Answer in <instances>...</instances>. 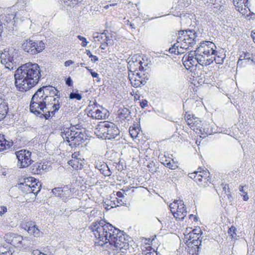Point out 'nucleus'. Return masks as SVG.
<instances>
[{"instance_id": "nucleus-1", "label": "nucleus", "mask_w": 255, "mask_h": 255, "mask_svg": "<svg viewBox=\"0 0 255 255\" xmlns=\"http://www.w3.org/2000/svg\"><path fill=\"white\" fill-rule=\"evenodd\" d=\"M96 238L103 244L109 243L114 245L117 250L124 252L123 250L128 249L129 245L126 239L123 232L114 227L109 223L100 220L92 223L90 227Z\"/></svg>"}, {"instance_id": "nucleus-2", "label": "nucleus", "mask_w": 255, "mask_h": 255, "mask_svg": "<svg viewBox=\"0 0 255 255\" xmlns=\"http://www.w3.org/2000/svg\"><path fill=\"white\" fill-rule=\"evenodd\" d=\"M41 76L37 64L26 63L19 67L14 74L15 85L19 91H27L35 86Z\"/></svg>"}, {"instance_id": "nucleus-3", "label": "nucleus", "mask_w": 255, "mask_h": 255, "mask_svg": "<svg viewBox=\"0 0 255 255\" xmlns=\"http://www.w3.org/2000/svg\"><path fill=\"white\" fill-rule=\"evenodd\" d=\"M52 105L48 100V97L40 88L33 95L30 104L31 113L40 118L48 119L52 112Z\"/></svg>"}, {"instance_id": "nucleus-4", "label": "nucleus", "mask_w": 255, "mask_h": 255, "mask_svg": "<svg viewBox=\"0 0 255 255\" xmlns=\"http://www.w3.org/2000/svg\"><path fill=\"white\" fill-rule=\"evenodd\" d=\"M178 34L176 43L169 49L170 53L177 55L183 54L190 47H193L196 43L199 33L194 29H188L179 31Z\"/></svg>"}, {"instance_id": "nucleus-5", "label": "nucleus", "mask_w": 255, "mask_h": 255, "mask_svg": "<svg viewBox=\"0 0 255 255\" xmlns=\"http://www.w3.org/2000/svg\"><path fill=\"white\" fill-rule=\"evenodd\" d=\"M42 90L44 92V94L48 97V100L52 105V112H51L52 117L54 116L56 112H57L61 107L60 93L59 91L55 87L50 86H44L41 87Z\"/></svg>"}, {"instance_id": "nucleus-6", "label": "nucleus", "mask_w": 255, "mask_h": 255, "mask_svg": "<svg viewBox=\"0 0 255 255\" xmlns=\"http://www.w3.org/2000/svg\"><path fill=\"white\" fill-rule=\"evenodd\" d=\"M17 52L13 48H5L0 53L1 63L4 65L5 68L9 70L16 68V56Z\"/></svg>"}, {"instance_id": "nucleus-7", "label": "nucleus", "mask_w": 255, "mask_h": 255, "mask_svg": "<svg viewBox=\"0 0 255 255\" xmlns=\"http://www.w3.org/2000/svg\"><path fill=\"white\" fill-rule=\"evenodd\" d=\"M190 178L193 179L200 186H205L204 183H207L210 180V173L207 170H202L201 167L198 170L189 174Z\"/></svg>"}, {"instance_id": "nucleus-8", "label": "nucleus", "mask_w": 255, "mask_h": 255, "mask_svg": "<svg viewBox=\"0 0 255 255\" xmlns=\"http://www.w3.org/2000/svg\"><path fill=\"white\" fill-rule=\"evenodd\" d=\"M15 154L18 160L17 165L20 168L27 167L31 164V152L29 150L21 149L16 151Z\"/></svg>"}, {"instance_id": "nucleus-9", "label": "nucleus", "mask_w": 255, "mask_h": 255, "mask_svg": "<svg viewBox=\"0 0 255 255\" xmlns=\"http://www.w3.org/2000/svg\"><path fill=\"white\" fill-rule=\"evenodd\" d=\"M128 78L131 85L134 87H138L141 85H145L148 79L147 75L138 71L132 74L129 73Z\"/></svg>"}, {"instance_id": "nucleus-10", "label": "nucleus", "mask_w": 255, "mask_h": 255, "mask_svg": "<svg viewBox=\"0 0 255 255\" xmlns=\"http://www.w3.org/2000/svg\"><path fill=\"white\" fill-rule=\"evenodd\" d=\"M216 46L215 44L209 41L201 42L199 46L197 48V53L201 54H216Z\"/></svg>"}, {"instance_id": "nucleus-11", "label": "nucleus", "mask_w": 255, "mask_h": 255, "mask_svg": "<svg viewBox=\"0 0 255 255\" xmlns=\"http://www.w3.org/2000/svg\"><path fill=\"white\" fill-rule=\"evenodd\" d=\"M84 160L81 158V155L78 152H74L72 155V159L68 161V164L74 169H81L83 167Z\"/></svg>"}, {"instance_id": "nucleus-12", "label": "nucleus", "mask_w": 255, "mask_h": 255, "mask_svg": "<svg viewBox=\"0 0 255 255\" xmlns=\"http://www.w3.org/2000/svg\"><path fill=\"white\" fill-rule=\"evenodd\" d=\"M108 122L105 121L101 122L96 126L94 130L95 134L99 138L107 139V132Z\"/></svg>"}, {"instance_id": "nucleus-13", "label": "nucleus", "mask_w": 255, "mask_h": 255, "mask_svg": "<svg viewBox=\"0 0 255 255\" xmlns=\"http://www.w3.org/2000/svg\"><path fill=\"white\" fill-rule=\"evenodd\" d=\"M214 54H201L197 53L196 59L197 63L203 66H207L213 63V55Z\"/></svg>"}, {"instance_id": "nucleus-14", "label": "nucleus", "mask_w": 255, "mask_h": 255, "mask_svg": "<svg viewBox=\"0 0 255 255\" xmlns=\"http://www.w3.org/2000/svg\"><path fill=\"white\" fill-rule=\"evenodd\" d=\"M185 119L187 123V125L193 128V130L199 128L201 125V121L198 118L195 117L194 115H191L188 114L187 112H185Z\"/></svg>"}, {"instance_id": "nucleus-15", "label": "nucleus", "mask_w": 255, "mask_h": 255, "mask_svg": "<svg viewBox=\"0 0 255 255\" xmlns=\"http://www.w3.org/2000/svg\"><path fill=\"white\" fill-rule=\"evenodd\" d=\"M95 167L98 169L105 176H109L112 174L108 165L101 160H98L95 161Z\"/></svg>"}, {"instance_id": "nucleus-16", "label": "nucleus", "mask_w": 255, "mask_h": 255, "mask_svg": "<svg viewBox=\"0 0 255 255\" xmlns=\"http://www.w3.org/2000/svg\"><path fill=\"white\" fill-rule=\"evenodd\" d=\"M107 132V139L115 138L119 134L120 130L115 124L108 122Z\"/></svg>"}, {"instance_id": "nucleus-17", "label": "nucleus", "mask_w": 255, "mask_h": 255, "mask_svg": "<svg viewBox=\"0 0 255 255\" xmlns=\"http://www.w3.org/2000/svg\"><path fill=\"white\" fill-rule=\"evenodd\" d=\"M33 40L28 39L24 40L22 44L23 50L30 54L34 55L37 54V51L34 48Z\"/></svg>"}, {"instance_id": "nucleus-18", "label": "nucleus", "mask_w": 255, "mask_h": 255, "mask_svg": "<svg viewBox=\"0 0 255 255\" xmlns=\"http://www.w3.org/2000/svg\"><path fill=\"white\" fill-rule=\"evenodd\" d=\"M2 18L7 23L15 22L17 20L16 12L12 8H8L6 10Z\"/></svg>"}, {"instance_id": "nucleus-19", "label": "nucleus", "mask_w": 255, "mask_h": 255, "mask_svg": "<svg viewBox=\"0 0 255 255\" xmlns=\"http://www.w3.org/2000/svg\"><path fill=\"white\" fill-rule=\"evenodd\" d=\"M172 214L174 217L179 221H182L187 214L186 209L185 205L181 204L177 210L173 211Z\"/></svg>"}, {"instance_id": "nucleus-20", "label": "nucleus", "mask_w": 255, "mask_h": 255, "mask_svg": "<svg viewBox=\"0 0 255 255\" xmlns=\"http://www.w3.org/2000/svg\"><path fill=\"white\" fill-rule=\"evenodd\" d=\"M25 229L27 231L29 234L32 235L35 237H39L42 235V232H41L37 226L32 222L27 223Z\"/></svg>"}, {"instance_id": "nucleus-21", "label": "nucleus", "mask_w": 255, "mask_h": 255, "mask_svg": "<svg viewBox=\"0 0 255 255\" xmlns=\"http://www.w3.org/2000/svg\"><path fill=\"white\" fill-rule=\"evenodd\" d=\"M76 134L70 140L69 145L71 146H77L84 142V134L81 132L76 131Z\"/></svg>"}, {"instance_id": "nucleus-22", "label": "nucleus", "mask_w": 255, "mask_h": 255, "mask_svg": "<svg viewBox=\"0 0 255 255\" xmlns=\"http://www.w3.org/2000/svg\"><path fill=\"white\" fill-rule=\"evenodd\" d=\"M47 167V165L36 162L31 166L30 169L33 174H40L46 170Z\"/></svg>"}, {"instance_id": "nucleus-23", "label": "nucleus", "mask_w": 255, "mask_h": 255, "mask_svg": "<svg viewBox=\"0 0 255 255\" xmlns=\"http://www.w3.org/2000/svg\"><path fill=\"white\" fill-rule=\"evenodd\" d=\"M140 61H137L135 58L132 57L128 61V68L130 74L138 71L137 69Z\"/></svg>"}, {"instance_id": "nucleus-24", "label": "nucleus", "mask_w": 255, "mask_h": 255, "mask_svg": "<svg viewBox=\"0 0 255 255\" xmlns=\"http://www.w3.org/2000/svg\"><path fill=\"white\" fill-rule=\"evenodd\" d=\"M105 111L106 110L103 108H102V110L96 109L95 110H93L90 109L89 114L91 115L92 117L95 119H103L106 118Z\"/></svg>"}, {"instance_id": "nucleus-25", "label": "nucleus", "mask_w": 255, "mask_h": 255, "mask_svg": "<svg viewBox=\"0 0 255 255\" xmlns=\"http://www.w3.org/2000/svg\"><path fill=\"white\" fill-rule=\"evenodd\" d=\"M8 109L7 103L4 99L0 98V121L5 117Z\"/></svg>"}, {"instance_id": "nucleus-26", "label": "nucleus", "mask_w": 255, "mask_h": 255, "mask_svg": "<svg viewBox=\"0 0 255 255\" xmlns=\"http://www.w3.org/2000/svg\"><path fill=\"white\" fill-rule=\"evenodd\" d=\"M75 134H76L75 131L66 128V129H63V131L61 132V135L63 139L67 141L69 144L70 143V140L73 138Z\"/></svg>"}, {"instance_id": "nucleus-27", "label": "nucleus", "mask_w": 255, "mask_h": 255, "mask_svg": "<svg viewBox=\"0 0 255 255\" xmlns=\"http://www.w3.org/2000/svg\"><path fill=\"white\" fill-rule=\"evenodd\" d=\"M12 142L7 140L4 138L3 134L0 133V151L6 149V148H9L12 145Z\"/></svg>"}, {"instance_id": "nucleus-28", "label": "nucleus", "mask_w": 255, "mask_h": 255, "mask_svg": "<svg viewBox=\"0 0 255 255\" xmlns=\"http://www.w3.org/2000/svg\"><path fill=\"white\" fill-rule=\"evenodd\" d=\"M29 179H24V182L19 184V189L24 193L28 194L32 193L31 187L30 185H28L30 181Z\"/></svg>"}, {"instance_id": "nucleus-29", "label": "nucleus", "mask_w": 255, "mask_h": 255, "mask_svg": "<svg viewBox=\"0 0 255 255\" xmlns=\"http://www.w3.org/2000/svg\"><path fill=\"white\" fill-rule=\"evenodd\" d=\"M24 240L23 237L20 235L14 234L11 237L10 244L14 247H19L21 245H23L22 242Z\"/></svg>"}, {"instance_id": "nucleus-30", "label": "nucleus", "mask_w": 255, "mask_h": 255, "mask_svg": "<svg viewBox=\"0 0 255 255\" xmlns=\"http://www.w3.org/2000/svg\"><path fill=\"white\" fill-rule=\"evenodd\" d=\"M243 61H244L246 63H250V62L252 63H253L255 62L254 57L249 53H244V59L240 58L238 61L237 65H241L243 63Z\"/></svg>"}, {"instance_id": "nucleus-31", "label": "nucleus", "mask_w": 255, "mask_h": 255, "mask_svg": "<svg viewBox=\"0 0 255 255\" xmlns=\"http://www.w3.org/2000/svg\"><path fill=\"white\" fill-rule=\"evenodd\" d=\"M130 112L128 108H124L119 110V115L122 120H129L130 118Z\"/></svg>"}, {"instance_id": "nucleus-32", "label": "nucleus", "mask_w": 255, "mask_h": 255, "mask_svg": "<svg viewBox=\"0 0 255 255\" xmlns=\"http://www.w3.org/2000/svg\"><path fill=\"white\" fill-rule=\"evenodd\" d=\"M14 251L13 248L8 246H0V255H12Z\"/></svg>"}, {"instance_id": "nucleus-33", "label": "nucleus", "mask_w": 255, "mask_h": 255, "mask_svg": "<svg viewBox=\"0 0 255 255\" xmlns=\"http://www.w3.org/2000/svg\"><path fill=\"white\" fill-rule=\"evenodd\" d=\"M34 48L37 51V54L41 52L45 48V44L42 40H33Z\"/></svg>"}, {"instance_id": "nucleus-34", "label": "nucleus", "mask_w": 255, "mask_h": 255, "mask_svg": "<svg viewBox=\"0 0 255 255\" xmlns=\"http://www.w3.org/2000/svg\"><path fill=\"white\" fill-rule=\"evenodd\" d=\"M41 186L42 183L40 182H39V181L36 182V183H34V186H33V187H31L32 193H33L35 195H36L40 191Z\"/></svg>"}, {"instance_id": "nucleus-35", "label": "nucleus", "mask_w": 255, "mask_h": 255, "mask_svg": "<svg viewBox=\"0 0 255 255\" xmlns=\"http://www.w3.org/2000/svg\"><path fill=\"white\" fill-rule=\"evenodd\" d=\"M181 204L183 205V202L182 200H176L171 203L169 207L171 213H172L173 211L177 210V209L180 207Z\"/></svg>"}, {"instance_id": "nucleus-36", "label": "nucleus", "mask_w": 255, "mask_h": 255, "mask_svg": "<svg viewBox=\"0 0 255 255\" xmlns=\"http://www.w3.org/2000/svg\"><path fill=\"white\" fill-rule=\"evenodd\" d=\"M233 2L235 7H246L248 5V0H233Z\"/></svg>"}, {"instance_id": "nucleus-37", "label": "nucleus", "mask_w": 255, "mask_h": 255, "mask_svg": "<svg viewBox=\"0 0 255 255\" xmlns=\"http://www.w3.org/2000/svg\"><path fill=\"white\" fill-rule=\"evenodd\" d=\"M218 52L215 54L213 55V62L215 61V62L217 64H222L224 62V59L225 58V56H224L223 57L221 56H219L217 55Z\"/></svg>"}, {"instance_id": "nucleus-38", "label": "nucleus", "mask_w": 255, "mask_h": 255, "mask_svg": "<svg viewBox=\"0 0 255 255\" xmlns=\"http://www.w3.org/2000/svg\"><path fill=\"white\" fill-rule=\"evenodd\" d=\"M139 130L135 128L130 127L129 128V132L132 138H136L137 136Z\"/></svg>"}, {"instance_id": "nucleus-39", "label": "nucleus", "mask_w": 255, "mask_h": 255, "mask_svg": "<svg viewBox=\"0 0 255 255\" xmlns=\"http://www.w3.org/2000/svg\"><path fill=\"white\" fill-rule=\"evenodd\" d=\"M69 98L70 99H76L78 100H81L82 98L81 95L78 93V90H76V92H71L69 95Z\"/></svg>"}, {"instance_id": "nucleus-40", "label": "nucleus", "mask_w": 255, "mask_h": 255, "mask_svg": "<svg viewBox=\"0 0 255 255\" xmlns=\"http://www.w3.org/2000/svg\"><path fill=\"white\" fill-rule=\"evenodd\" d=\"M52 192L53 194H54V195L55 196L59 197L60 198L62 197V194L63 191L61 189V188H60V187L55 188L52 189Z\"/></svg>"}, {"instance_id": "nucleus-41", "label": "nucleus", "mask_w": 255, "mask_h": 255, "mask_svg": "<svg viewBox=\"0 0 255 255\" xmlns=\"http://www.w3.org/2000/svg\"><path fill=\"white\" fill-rule=\"evenodd\" d=\"M62 1L67 6H73L77 3L78 0H62Z\"/></svg>"}, {"instance_id": "nucleus-42", "label": "nucleus", "mask_w": 255, "mask_h": 255, "mask_svg": "<svg viewBox=\"0 0 255 255\" xmlns=\"http://www.w3.org/2000/svg\"><path fill=\"white\" fill-rule=\"evenodd\" d=\"M172 161V162L169 161L168 162H165V166L171 169H175L177 167V165L173 162V160Z\"/></svg>"}, {"instance_id": "nucleus-43", "label": "nucleus", "mask_w": 255, "mask_h": 255, "mask_svg": "<svg viewBox=\"0 0 255 255\" xmlns=\"http://www.w3.org/2000/svg\"><path fill=\"white\" fill-rule=\"evenodd\" d=\"M200 247H194L192 246L190 250V253L192 255H198L200 250Z\"/></svg>"}, {"instance_id": "nucleus-44", "label": "nucleus", "mask_w": 255, "mask_h": 255, "mask_svg": "<svg viewBox=\"0 0 255 255\" xmlns=\"http://www.w3.org/2000/svg\"><path fill=\"white\" fill-rule=\"evenodd\" d=\"M106 30H105L103 33H101L100 35L99 34H98L97 35H94V39H97V40L100 41V42H102L103 39H104V35H106Z\"/></svg>"}, {"instance_id": "nucleus-45", "label": "nucleus", "mask_w": 255, "mask_h": 255, "mask_svg": "<svg viewBox=\"0 0 255 255\" xmlns=\"http://www.w3.org/2000/svg\"><path fill=\"white\" fill-rule=\"evenodd\" d=\"M191 246L194 247H200L201 246V241L199 240V238H198L197 240H193L191 242Z\"/></svg>"}, {"instance_id": "nucleus-46", "label": "nucleus", "mask_w": 255, "mask_h": 255, "mask_svg": "<svg viewBox=\"0 0 255 255\" xmlns=\"http://www.w3.org/2000/svg\"><path fill=\"white\" fill-rule=\"evenodd\" d=\"M86 53L90 58H92L91 60L92 61H94V62H96L98 61V58L96 56L92 55V54L91 53L89 50H86Z\"/></svg>"}, {"instance_id": "nucleus-47", "label": "nucleus", "mask_w": 255, "mask_h": 255, "mask_svg": "<svg viewBox=\"0 0 255 255\" xmlns=\"http://www.w3.org/2000/svg\"><path fill=\"white\" fill-rule=\"evenodd\" d=\"M24 179H29L28 181H30L28 185H30V187L34 186V183H36L38 180L35 178L32 177H29L26 178H24Z\"/></svg>"}, {"instance_id": "nucleus-48", "label": "nucleus", "mask_w": 255, "mask_h": 255, "mask_svg": "<svg viewBox=\"0 0 255 255\" xmlns=\"http://www.w3.org/2000/svg\"><path fill=\"white\" fill-rule=\"evenodd\" d=\"M77 38L79 40L82 41L81 43V45L83 47H86L87 45L88 42L87 41L86 38L83 36H82L81 35H78L77 36Z\"/></svg>"}, {"instance_id": "nucleus-49", "label": "nucleus", "mask_w": 255, "mask_h": 255, "mask_svg": "<svg viewBox=\"0 0 255 255\" xmlns=\"http://www.w3.org/2000/svg\"><path fill=\"white\" fill-rule=\"evenodd\" d=\"M246 7H245V6H241L240 7H236V8L240 13H242L243 14H245L246 12L247 11Z\"/></svg>"}, {"instance_id": "nucleus-50", "label": "nucleus", "mask_w": 255, "mask_h": 255, "mask_svg": "<svg viewBox=\"0 0 255 255\" xmlns=\"http://www.w3.org/2000/svg\"><path fill=\"white\" fill-rule=\"evenodd\" d=\"M188 62H189V64L191 65H188V66L189 67H191V66H196L197 63V60L196 59V56L194 58H193V59H192V60H189V61H188L187 63Z\"/></svg>"}, {"instance_id": "nucleus-51", "label": "nucleus", "mask_w": 255, "mask_h": 255, "mask_svg": "<svg viewBox=\"0 0 255 255\" xmlns=\"http://www.w3.org/2000/svg\"><path fill=\"white\" fill-rule=\"evenodd\" d=\"M7 212V208L6 206H1L0 207V216H2Z\"/></svg>"}, {"instance_id": "nucleus-52", "label": "nucleus", "mask_w": 255, "mask_h": 255, "mask_svg": "<svg viewBox=\"0 0 255 255\" xmlns=\"http://www.w3.org/2000/svg\"><path fill=\"white\" fill-rule=\"evenodd\" d=\"M101 44L100 46V48L103 49V50H105L106 49L107 47L108 46V45H110V44H111V42H101Z\"/></svg>"}, {"instance_id": "nucleus-53", "label": "nucleus", "mask_w": 255, "mask_h": 255, "mask_svg": "<svg viewBox=\"0 0 255 255\" xmlns=\"http://www.w3.org/2000/svg\"><path fill=\"white\" fill-rule=\"evenodd\" d=\"M140 106L142 108H144L147 106V101L146 100H143L140 102Z\"/></svg>"}, {"instance_id": "nucleus-54", "label": "nucleus", "mask_w": 255, "mask_h": 255, "mask_svg": "<svg viewBox=\"0 0 255 255\" xmlns=\"http://www.w3.org/2000/svg\"><path fill=\"white\" fill-rule=\"evenodd\" d=\"M137 70L138 71V72H142V73H144V67H143V66L142 65V62L141 61H140V62H139V64L138 65V69Z\"/></svg>"}, {"instance_id": "nucleus-55", "label": "nucleus", "mask_w": 255, "mask_h": 255, "mask_svg": "<svg viewBox=\"0 0 255 255\" xmlns=\"http://www.w3.org/2000/svg\"><path fill=\"white\" fill-rule=\"evenodd\" d=\"M66 84L68 86H72L73 85V81L70 77L68 78L66 80Z\"/></svg>"}, {"instance_id": "nucleus-56", "label": "nucleus", "mask_w": 255, "mask_h": 255, "mask_svg": "<svg viewBox=\"0 0 255 255\" xmlns=\"http://www.w3.org/2000/svg\"><path fill=\"white\" fill-rule=\"evenodd\" d=\"M74 63V61L71 60H69L64 62V66L66 67L70 66L71 64Z\"/></svg>"}, {"instance_id": "nucleus-57", "label": "nucleus", "mask_w": 255, "mask_h": 255, "mask_svg": "<svg viewBox=\"0 0 255 255\" xmlns=\"http://www.w3.org/2000/svg\"><path fill=\"white\" fill-rule=\"evenodd\" d=\"M197 55V49L195 51H191L188 56H193V57H196V55Z\"/></svg>"}, {"instance_id": "nucleus-58", "label": "nucleus", "mask_w": 255, "mask_h": 255, "mask_svg": "<svg viewBox=\"0 0 255 255\" xmlns=\"http://www.w3.org/2000/svg\"><path fill=\"white\" fill-rule=\"evenodd\" d=\"M102 41L105 43L110 42V40L107 34L106 35H104V39Z\"/></svg>"}, {"instance_id": "nucleus-59", "label": "nucleus", "mask_w": 255, "mask_h": 255, "mask_svg": "<svg viewBox=\"0 0 255 255\" xmlns=\"http://www.w3.org/2000/svg\"><path fill=\"white\" fill-rule=\"evenodd\" d=\"M195 57H193V56H187L185 57L186 61H185L186 62V64H187V62L189 60H192V59H193Z\"/></svg>"}, {"instance_id": "nucleus-60", "label": "nucleus", "mask_w": 255, "mask_h": 255, "mask_svg": "<svg viewBox=\"0 0 255 255\" xmlns=\"http://www.w3.org/2000/svg\"><path fill=\"white\" fill-rule=\"evenodd\" d=\"M240 194L241 196H243V199L244 201H247L249 199V197L247 192L244 194L241 193H240Z\"/></svg>"}, {"instance_id": "nucleus-61", "label": "nucleus", "mask_w": 255, "mask_h": 255, "mask_svg": "<svg viewBox=\"0 0 255 255\" xmlns=\"http://www.w3.org/2000/svg\"><path fill=\"white\" fill-rule=\"evenodd\" d=\"M245 187H246V186H245V187L244 186H240L239 187V191L241 192L240 193L244 194L247 192L244 190Z\"/></svg>"}, {"instance_id": "nucleus-62", "label": "nucleus", "mask_w": 255, "mask_h": 255, "mask_svg": "<svg viewBox=\"0 0 255 255\" xmlns=\"http://www.w3.org/2000/svg\"><path fill=\"white\" fill-rule=\"evenodd\" d=\"M91 74L93 78H99V74L95 72H91Z\"/></svg>"}, {"instance_id": "nucleus-63", "label": "nucleus", "mask_w": 255, "mask_h": 255, "mask_svg": "<svg viewBox=\"0 0 255 255\" xmlns=\"http://www.w3.org/2000/svg\"><path fill=\"white\" fill-rule=\"evenodd\" d=\"M193 232H194V234H197V235H199V234H201L202 233V232L201 231V230H194L193 231Z\"/></svg>"}, {"instance_id": "nucleus-64", "label": "nucleus", "mask_w": 255, "mask_h": 255, "mask_svg": "<svg viewBox=\"0 0 255 255\" xmlns=\"http://www.w3.org/2000/svg\"><path fill=\"white\" fill-rule=\"evenodd\" d=\"M156 252L153 251V252H147L145 254V255H156Z\"/></svg>"}]
</instances>
